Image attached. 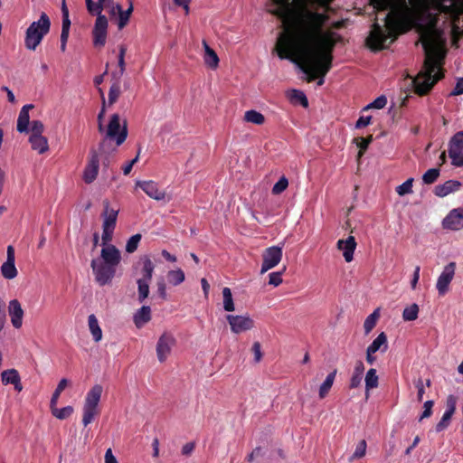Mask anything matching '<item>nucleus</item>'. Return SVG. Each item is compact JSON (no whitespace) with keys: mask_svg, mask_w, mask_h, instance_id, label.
<instances>
[{"mask_svg":"<svg viewBox=\"0 0 463 463\" xmlns=\"http://www.w3.org/2000/svg\"><path fill=\"white\" fill-rule=\"evenodd\" d=\"M414 3V28L422 33L425 51L424 71L411 81L414 92L420 96L428 94L434 84L444 77L441 64L445 57L439 42L444 31L438 27L439 14L450 20L463 14V0H412Z\"/></svg>","mask_w":463,"mask_h":463,"instance_id":"obj_1","label":"nucleus"},{"mask_svg":"<svg viewBox=\"0 0 463 463\" xmlns=\"http://www.w3.org/2000/svg\"><path fill=\"white\" fill-rule=\"evenodd\" d=\"M327 19L326 14L310 9L293 12V16L284 19L287 24L275 50L333 64L336 33L323 31Z\"/></svg>","mask_w":463,"mask_h":463,"instance_id":"obj_2","label":"nucleus"},{"mask_svg":"<svg viewBox=\"0 0 463 463\" xmlns=\"http://www.w3.org/2000/svg\"><path fill=\"white\" fill-rule=\"evenodd\" d=\"M376 12L388 11L384 27L376 21L366 39L368 47L374 52L387 48L400 34L414 28V3L412 0H371Z\"/></svg>","mask_w":463,"mask_h":463,"instance_id":"obj_3","label":"nucleus"},{"mask_svg":"<svg viewBox=\"0 0 463 463\" xmlns=\"http://www.w3.org/2000/svg\"><path fill=\"white\" fill-rule=\"evenodd\" d=\"M277 53L281 60H289L291 62L297 64L307 75V82L317 80L318 86H322L324 84L325 77L333 66L331 63L327 64V62L298 56L292 52H287V50H278Z\"/></svg>","mask_w":463,"mask_h":463,"instance_id":"obj_4","label":"nucleus"},{"mask_svg":"<svg viewBox=\"0 0 463 463\" xmlns=\"http://www.w3.org/2000/svg\"><path fill=\"white\" fill-rule=\"evenodd\" d=\"M101 134L103 135L100 140L101 148L111 144V141H115L116 146H121L128 134L127 120L124 119L121 124L120 116L118 113L112 114L108 125L105 126V131Z\"/></svg>","mask_w":463,"mask_h":463,"instance_id":"obj_5","label":"nucleus"},{"mask_svg":"<svg viewBox=\"0 0 463 463\" xmlns=\"http://www.w3.org/2000/svg\"><path fill=\"white\" fill-rule=\"evenodd\" d=\"M51 27V22L48 15L43 13L40 19L33 22L26 30L24 44L29 50L34 51L41 43L44 35H46Z\"/></svg>","mask_w":463,"mask_h":463,"instance_id":"obj_6","label":"nucleus"},{"mask_svg":"<svg viewBox=\"0 0 463 463\" xmlns=\"http://www.w3.org/2000/svg\"><path fill=\"white\" fill-rule=\"evenodd\" d=\"M103 387L100 384H95L87 392L82 408V424L87 427L94 418L99 414V403L100 402Z\"/></svg>","mask_w":463,"mask_h":463,"instance_id":"obj_7","label":"nucleus"},{"mask_svg":"<svg viewBox=\"0 0 463 463\" xmlns=\"http://www.w3.org/2000/svg\"><path fill=\"white\" fill-rule=\"evenodd\" d=\"M276 7L269 10V13L280 19H286L293 16V12L297 10L309 9L307 7L308 0H271Z\"/></svg>","mask_w":463,"mask_h":463,"instance_id":"obj_8","label":"nucleus"},{"mask_svg":"<svg viewBox=\"0 0 463 463\" xmlns=\"http://www.w3.org/2000/svg\"><path fill=\"white\" fill-rule=\"evenodd\" d=\"M90 266L99 286H105L111 282L116 273V267L104 263L100 260H92Z\"/></svg>","mask_w":463,"mask_h":463,"instance_id":"obj_9","label":"nucleus"},{"mask_svg":"<svg viewBox=\"0 0 463 463\" xmlns=\"http://www.w3.org/2000/svg\"><path fill=\"white\" fill-rule=\"evenodd\" d=\"M282 254V247L271 246L267 248L262 253L260 273L264 274L268 270L276 267L280 262Z\"/></svg>","mask_w":463,"mask_h":463,"instance_id":"obj_10","label":"nucleus"},{"mask_svg":"<svg viewBox=\"0 0 463 463\" xmlns=\"http://www.w3.org/2000/svg\"><path fill=\"white\" fill-rule=\"evenodd\" d=\"M99 171V155L96 152V148H91L88 156V162L85 165V168L83 170L82 174V179L83 181L90 184H92Z\"/></svg>","mask_w":463,"mask_h":463,"instance_id":"obj_11","label":"nucleus"},{"mask_svg":"<svg viewBox=\"0 0 463 463\" xmlns=\"http://www.w3.org/2000/svg\"><path fill=\"white\" fill-rule=\"evenodd\" d=\"M226 319L234 334L249 331L255 326V322L250 316L227 315Z\"/></svg>","mask_w":463,"mask_h":463,"instance_id":"obj_12","label":"nucleus"},{"mask_svg":"<svg viewBox=\"0 0 463 463\" xmlns=\"http://www.w3.org/2000/svg\"><path fill=\"white\" fill-rule=\"evenodd\" d=\"M456 271V262L451 261L448 263L438 278L436 288L439 296H444L449 288V284L451 283Z\"/></svg>","mask_w":463,"mask_h":463,"instance_id":"obj_13","label":"nucleus"},{"mask_svg":"<svg viewBox=\"0 0 463 463\" xmlns=\"http://www.w3.org/2000/svg\"><path fill=\"white\" fill-rule=\"evenodd\" d=\"M109 22L105 15L96 18L92 30L93 44L96 47H103L106 43Z\"/></svg>","mask_w":463,"mask_h":463,"instance_id":"obj_14","label":"nucleus"},{"mask_svg":"<svg viewBox=\"0 0 463 463\" xmlns=\"http://www.w3.org/2000/svg\"><path fill=\"white\" fill-rule=\"evenodd\" d=\"M175 345V338L169 333H164L156 344V355L160 363L166 360L171 353L172 347Z\"/></svg>","mask_w":463,"mask_h":463,"instance_id":"obj_15","label":"nucleus"},{"mask_svg":"<svg viewBox=\"0 0 463 463\" xmlns=\"http://www.w3.org/2000/svg\"><path fill=\"white\" fill-rule=\"evenodd\" d=\"M444 229L459 231L463 228V208L451 210L442 221Z\"/></svg>","mask_w":463,"mask_h":463,"instance_id":"obj_16","label":"nucleus"},{"mask_svg":"<svg viewBox=\"0 0 463 463\" xmlns=\"http://www.w3.org/2000/svg\"><path fill=\"white\" fill-rule=\"evenodd\" d=\"M136 186L141 188L147 196L154 200L163 201L165 199V192L164 190H160L157 183L155 181H137Z\"/></svg>","mask_w":463,"mask_h":463,"instance_id":"obj_17","label":"nucleus"},{"mask_svg":"<svg viewBox=\"0 0 463 463\" xmlns=\"http://www.w3.org/2000/svg\"><path fill=\"white\" fill-rule=\"evenodd\" d=\"M14 261V249L13 246L9 245L6 250V260L1 267V273L5 279H13L17 276Z\"/></svg>","mask_w":463,"mask_h":463,"instance_id":"obj_18","label":"nucleus"},{"mask_svg":"<svg viewBox=\"0 0 463 463\" xmlns=\"http://www.w3.org/2000/svg\"><path fill=\"white\" fill-rule=\"evenodd\" d=\"M8 313L13 326L14 328H20L23 325L24 310L17 299H13L9 302Z\"/></svg>","mask_w":463,"mask_h":463,"instance_id":"obj_19","label":"nucleus"},{"mask_svg":"<svg viewBox=\"0 0 463 463\" xmlns=\"http://www.w3.org/2000/svg\"><path fill=\"white\" fill-rule=\"evenodd\" d=\"M102 262L117 268L119 264L121 256L119 250L114 245H108L101 250Z\"/></svg>","mask_w":463,"mask_h":463,"instance_id":"obj_20","label":"nucleus"},{"mask_svg":"<svg viewBox=\"0 0 463 463\" xmlns=\"http://www.w3.org/2000/svg\"><path fill=\"white\" fill-rule=\"evenodd\" d=\"M337 248L343 250V256L346 262H350L354 259V252L356 248V241L354 236H349L346 240H339Z\"/></svg>","mask_w":463,"mask_h":463,"instance_id":"obj_21","label":"nucleus"},{"mask_svg":"<svg viewBox=\"0 0 463 463\" xmlns=\"http://www.w3.org/2000/svg\"><path fill=\"white\" fill-rule=\"evenodd\" d=\"M462 184L457 180H448L444 184H438L434 188V194L438 197H445L460 189Z\"/></svg>","mask_w":463,"mask_h":463,"instance_id":"obj_22","label":"nucleus"},{"mask_svg":"<svg viewBox=\"0 0 463 463\" xmlns=\"http://www.w3.org/2000/svg\"><path fill=\"white\" fill-rule=\"evenodd\" d=\"M118 146H113L111 144L109 146H105L101 148V142H99L98 148H96V152L99 155V163L101 162L103 170L108 169L111 163V157L117 151Z\"/></svg>","mask_w":463,"mask_h":463,"instance_id":"obj_23","label":"nucleus"},{"mask_svg":"<svg viewBox=\"0 0 463 463\" xmlns=\"http://www.w3.org/2000/svg\"><path fill=\"white\" fill-rule=\"evenodd\" d=\"M33 109V104L24 105L20 112L17 118V131L20 133H27L29 131L30 116L29 111Z\"/></svg>","mask_w":463,"mask_h":463,"instance_id":"obj_24","label":"nucleus"},{"mask_svg":"<svg viewBox=\"0 0 463 463\" xmlns=\"http://www.w3.org/2000/svg\"><path fill=\"white\" fill-rule=\"evenodd\" d=\"M104 211L102 213L103 216V224L102 228H110L115 229L118 210L109 208V202L108 200L103 202Z\"/></svg>","mask_w":463,"mask_h":463,"instance_id":"obj_25","label":"nucleus"},{"mask_svg":"<svg viewBox=\"0 0 463 463\" xmlns=\"http://www.w3.org/2000/svg\"><path fill=\"white\" fill-rule=\"evenodd\" d=\"M29 142L33 150L43 154L49 150L48 139L43 136L30 135Z\"/></svg>","mask_w":463,"mask_h":463,"instance_id":"obj_26","label":"nucleus"},{"mask_svg":"<svg viewBox=\"0 0 463 463\" xmlns=\"http://www.w3.org/2000/svg\"><path fill=\"white\" fill-rule=\"evenodd\" d=\"M134 323L137 328H141L145 324L151 320V308L148 306H143L134 315Z\"/></svg>","mask_w":463,"mask_h":463,"instance_id":"obj_27","label":"nucleus"},{"mask_svg":"<svg viewBox=\"0 0 463 463\" xmlns=\"http://www.w3.org/2000/svg\"><path fill=\"white\" fill-rule=\"evenodd\" d=\"M204 49L203 60L205 64L211 69H216L219 64V57L217 53L208 45L206 41H203Z\"/></svg>","mask_w":463,"mask_h":463,"instance_id":"obj_28","label":"nucleus"},{"mask_svg":"<svg viewBox=\"0 0 463 463\" xmlns=\"http://www.w3.org/2000/svg\"><path fill=\"white\" fill-rule=\"evenodd\" d=\"M364 371V365L362 361H357L354 366V370L353 373V375L350 379V385L349 387L351 389L357 388L362 382L363 374Z\"/></svg>","mask_w":463,"mask_h":463,"instance_id":"obj_29","label":"nucleus"},{"mask_svg":"<svg viewBox=\"0 0 463 463\" xmlns=\"http://www.w3.org/2000/svg\"><path fill=\"white\" fill-rule=\"evenodd\" d=\"M89 329L95 342H99L102 338V330L99 325L95 315L91 314L88 317Z\"/></svg>","mask_w":463,"mask_h":463,"instance_id":"obj_30","label":"nucleus"},{"mask_svg":"<svg viewBox=\"0 0 463 463\" xmlns=\"http://www.w3.org/2000/svg\"><path fill=\"white\" fill-rule=\"evenodd\" d=\"M117 12L118 14V27L119 30L123 29L128 23L130 15L133 12V5L130 3L127 10H123L119 4H117Z\"/></svg>","mask_w":463,"mask_h":463,"instance_id":"obj_31","label":"nucleus"},{"mask_svg":"<svg viewBox=\"0 0 463 463\" xmlns=\"http://www.w3.org/2000/svg\"><path fill=\"white\" fill-rule=\"evenodd\" d=\"M288 98L289 101L294 105H301L304 108H307L308 100L305 93L298 90H291L288 92Z\"/></svg>","mask_w":463,"mask_h":463,"instance_id":"obj_32","label":"nucleus"},{"mask_svg":"<svg viewBox=\"0 0 463 463\" xmlns=\"http://www.w3.org/2000/svg\"><path fill=\"white\" fill-rule=\"evenodd\" d=\"M336 375V370H334L331 372L326 378V380L322 383V384L319 387L318 395L320 399H324L328 394L329 391L331 390L333 383L335 382Z\"/></svg>","mask_w":463,"mask_h":463,"instance_id":"obj_33","label":"nucleus"},{"mask_svg":"<svg viewBox=\"0 0 463 463\" xmlns=\"http://www.w3.org/2000/svg\"><path fill=\"white\" fill-rule=\"evenodd\" d=\"M367 348L370 349L371 351H373L374 353H376L379 350H381L382 352H385L388 348L387 336L385 333H380Z\"/></svg>","mask_w":463,"mask_h":463,"instance_id":"obj_34","label":"nucleus"},{"mask_svg":"<svg viewBox=\"0 0 463 463\" xmlns=\"http://www.w3.org/2000/svg\"><path fill=\"white\" fill-rule=\"evenodd\" d=\"M459 21L460 17L454 18V20H451L450 26H451V39L454 45L458 43L459 39L463 36V29L459 26Z\"/></svg>","mask_w":463,"mask_h":463,"instance_id":"obj_35","label":"nucleus"},{"mask_svg":"<svg viewBox=\"0 0 463 463\" xmlns=\"http://www.w3.org/2000/svg\"><path fill=\"white\" fill-rule=\"evenodd\" d=\"M143 268H142V275L143 277L140 279H145L146 281H150L153 276L155 266L152 260L147 257L143 258Z\"/></svg>","mask_w":463,"mask_h":463,"instance_id":"obj_36","label":"nucleus"},{"mask_svg":"<svg viewBox=\"0 0 463 463\" xmlns=\"http://www.w3.org/2000/svg\"><path fill=\"white\" fill-rule=\"evenodd\" d=\"M244 120L255 125H262L265 122V117L260 112L250 109L245 112Z\"/></svg>","mask_w":463,"mask_h":463,"instance_id":"obj_37","label":"nucleus"},{"mask_svg":"<svg viewBox=\"0 0 463 463\" xmlns=\"http://www.w3.org/2000/svg\"><path fill=\"white\" fill-rule=\"evenodd\" d=\"M50 408H51L52 415L59 420H65V419L69 418L74 411L73 407L70 406V405L63 407L61 409H58L56 407V405L55 406L50 405Z\"/></svg>","mask_w":463,"mask_h":463,"instance_id":"obj_38","label":"nucleus"},{"mask_svg":"<svg viewBox=\"0 0 463 463\" xmlns=\"http://www.w3.org/2000/svg\"><path fill=\"white\" fill-rule=\"evenodd\" d=\"M168 282L174 286H178L185 279L184 272L181 269L170 270L167 273Z\"/></svg>","mask_w":463,"mask_h":463,"instance_id":"obj_39","label":"nucleus"},{"mask_svg":"<svg viewBox=\"0 0 463 463\" xmlns=\"http://www.w3.org/2000/svg\"><path fill=\"white\" fill-rule=\"evenodd\" d=\"M20 378L19 373L15 369L5 370L1 373V380L3 384H13L16 380Z\"/></svg>","mask_w":463,"mask_h":463,"instance_id":"obj_40","label":"nucleus"},{"mask_svg":"<svg viewBox=\"0 0 463 463\" xmlns=\"http://www.w3.org/2000/svg\"><path fill=\"white\" fill-rule=\"evenodd\" d=\"M223 308L227 312L234 311L235 306L232 298V291L229 288H222Z\"/></svg>","mask_w":463,"mask_h":463,"instance_id":"obj_41","label":"nucleus"},{"mask_svg":"<svg viewBox=\"0 0 463 463\" xmlns=\"http://www.w3.org/2000/svg\"><path fill=\"white\" fill-rule=\"evenodd\" d=\"M418 314L419 306L414 303L404 308L402 318L404 321H414L418 318Z\"/></svg>","mask_w":463,"mask_h":463,"instance_id":"obj_42","label":"nucleus"},{"mask_svg":"<svg viewBox=\"0 0 463 463\" xmlns=\"http://www.w3.org/2000/svg\"><path fill=\"white\" fill-rule=\"evenodd\" d=\"M378 386V376L376 374V370L371 368L368 370L365 375V388L366 391L376 388Z\"/></svg>","mask_w":463,"mask_h":463,"instance_id":"obj_43","label":"nucleus"},{"mask_svg":"<svg viewBox=\"0 0 463 463\" xmlns=\"http://www.w3.org/2000/svg\"><path fill=\"white\" fill-rule=\"evenodd\" d=\"M379 318L378 309L374 310L371 315H369L364 323V328L365 335H368L375 326L377 320Z\"/></svg>","mask_w":463,"mask_h":463,"instance_id":"obj_44","label":"nucleus"},{"mask_svg":"<svg viewBox=\"0 0 463 463\" xmlns=\"http://www.w3.org/2000/svg\"><path fill=\"white\" fill-rule=\"evenodd\" d=\"M121 90H120V84L118 80L114 81L109 90L108 99L109 104L112 105L114 104L118 97L120 96Z\"/></svg>","mask_w":463,"mask_h":463,"instance_id":"obj_45","label":"nucleus"},{"mask_svg":"<svg viewBox=\"0 0 463 463\" xmlns=\"http://www.w3.org/2000/svg\"><path fill=\"white\" fill-rule=\"evenodd\" d=\"M138 301L143 302L149 294V281L137 279Z\"/></svg>","mask_w":463,"mask_h":463,"instance_id":"obj_46","label":"nucleus"},{"mask_svg":"<svg viewBox=\"0 0 463 463\" xmlns=\"http://www.w3.org/2000/svg\"><path fill=\"white\" fill-rule=\"evenodd\" d=\"M463 151V131L457 132L449 141V148Z\"/></svg>","mask_w":463,"mask_h":463,"instance_id":"obj_47","label":"nucleus"},{"mask_svg":"<svg viewBox=\"0 0 463 463\" xmlns=\"http://www.w3.org/2000/svg\"><path fill=\"white\" fill-rule=\"evenodd\" d=\"M67 385H68V380L65 378L61 379L59 382L55 391L52 393L50 405H52V406L57 405L59 397H60L61 393L62 392V391L67 387Z\"/></svg>","mask_w":463,"mask_h":463,"instance_id":"obj_48","label":"nucleus"},{"mask_svg":"<svg viewBox=\"0 0 463 463\" xmlns=\"http://www.w3.org/2000/svg\"><path fill=\"white\" fill-rule=\"evenodd\" d=\"M354 142L359 147L358 157H361L368 148L369 145L373 142V136L370 135L366 137L355 138Z\"/></svg>","mask_w":463,"mask_h":463,"instance_id":"obj_49","label":"nucleus"},{"mask_svg":"<svg viewBox=\"0 0 463 463\" xmlns=\"http://www.w3.org/2000/svg\"><path fill=\"white\" fill-rule=\"evenodd\" d=\"M439 174V168H430L422 175V181L426 184H431L437 181Z\"/></svg>","mask_w":463,"mask_h":463,"instance_id":"obj_50","label":"nucleus"},{"mask_svg":"<svg viewBox=\"0 0 463 463\" xmlns=\"http://www.w3.org/2000/svg\"><path fill=\"white\" fill-rule=\"evenodd\" d=\"M366 448H367V443H366L365 439H362L356 445L355 450L353 453V455L351 456L349 460L353 461L354 459L361 458L364 457V455L366 453Z\"/></svg>","mask_w":463,"mask_h":463,"instance_id":"obj_51","label":"nucleus"},{"mask_svg":"<svg viewBox=\"0 0 463 463\" xmlns=\"http://www.w3.org/2000/svg\"><path fill=\"white\" fill-rule=\"evenodd\" d=\"M141 241V235L140 234H135L131 236L126 244V251L128 253H133L137 250L138 244Z\"/></svg>","mask_w":463,"mask_h":463,"instance_id":"obj_52","label":"nucleus"},{"mask_svg":"<svg viewBox=\"0 0 463 463\" xmlns=\"http://www.w3.org/2000/svg\"><path fill=\"white\" fill-rule=\"evenodd\" d=\"M452 416H453V414H450L449 412H444L440 420L437 423V425L435 427V430L437 432H441L444 430H446L449 427V425L450 424Z\"/></svg>","mask_w":463,"mask_h":463,"instance_id":"obj_53","label":"nucleus"},{"mask_svg":"<svg viewBox=\"0 0 463 463\" xmlns=\"http://www.w3.org/2000/svg\"><path fill=\"white\" fill-rule=\"evenodd\" d=\"M449 156L451 158V164L454 166L460 167L463 165V151L449 149Z\"/></svg>","mask_w":463,"mask_h":463,"instance_id":"obj_54","label":"nucleus"},{"mask_svg":"<svg viewBox=\"0 0 463 463\" xmlns=\"http://www.w3.org/2000/svg\"><path fill=\"white\" fill-rule=\"evenodd\" d=\"M288 186V180L282 176L279 178V180L273 185L272 187V194L275 195L280 194L282 192H284Z\"/></svg>","mask_w":463,"mask_h":463,"instance_id":"obj_55","label":"nucleus"},{"mask_svg":"<svg viewBox=\"0 0 463 463\" xmlns=\"http://www.w3.org/2000/svg\"><path fill=\"white\" fill-rule=\"evenodd\" d=\"M127 52V48L125 45L119 46V53L118 57V65L119 68V76H122L126 70V63H125V54Z\"/></svg>","mask_w":463,"mask_h":463,"instance_id":"obj_56","label":"nucleus"},{"mask_svg":"<svg viewBox=\"0 0 463 463\" xmlns=\"http://www.w3.org/2000/svg\"><path fill=\"white\" fill-rule=\"evenodd\" d=\"M412 178H409L401 185L396 188V192L399 195H404L412 192Z\"/></svg>","mask_w":463,"mask_h":463,"instance_id":"obj_57","label":"nucleus"},{"mask_svg":"<svg viewBox=\"0 0 463 463\" xmlns=\"http://www.w3.org/2000/svg\"><path fill=\"white\" fill-rule=\"evenodd\" d=\"M386 104H387L386 97L384 95H381L378 98H376L373 102L368 104L364 108V109H381L384 108L386 106Z\"/></svg>","mask_w":463,"mask_h":463,"instance_id":"obj_58","label":"nucleus"},{"mask_svg":"<svg viewBox=\"0 0 463 463\" xmlns=\"http://www.w3.org/2000/svg\"><path fill=\"white\" fill-rule=\"evenodd\" d=\"M31 135L43 136L44 126L40 120H33L31 122Z\"/></svg>","mask_w":463,"mask_h":463,"instance_id":"obj_59","label":"nucleus"},{"mask_svg":"<svg viewBox=\"0 0 463 463\" xmlns=\"http://www.w3.org/2000/svg\"><path fill=\"white\" fill-rule=\"evenodd\" d=\"M457 406V398L454 395H449L446 401V411L445 412H449L450 414H454L456 411Z\"/></svg>","mask_w":463,"mask_h":463,"instance_id":"obj_60","label":"nucleus"},{"mask_svg":"<svg viewBox=\"0 0 463 463\" xmlns=\"http://www.w3.org/2000/svg\"><path fill=\"white\" fill-rule=\"evenodd\" d=\"M103 9H104L103 6L100 5V3L99 1L97 3H93L90 6H87L88 12L91 15H97V17L99 15H103L102 14Z\"/></svg>","mask_w":463,"mask_h":463,"instance_id":"obj_61","label":"nucleus"},{"mask_svg":"<svg viewBox=\"0 0 463 463\" xmlns=\"http://www.w3.org/2000/svg\"><path fill=\"white\" fill-rule=\"evenodd\" d=\"M433 404H434L433 401H426L424 402V405H423L424 411L420 417V420H422L423 419H426V418H429L431 416Z\"/></svg>","mask_w":463,"mask_h":463,"instance_id":"obj_62","label":"nucleus"},{"mask_svg":"<svg viewBox=\"0 0 463 463\" xmlns=\"http://www.w3.org/2000/svg\"><path fill=\"white\" fill-rule=\"evenodd\" d=\"M282 272H271L269 275V284L275 287L279 286L282 283Z\"/></svg>","mask_w":463,"mask_h":463,"instance_id":"obj_63","label":"nucleus"},{"mask_svg":"<svg viewBox=\"0 0 463 463\" xmlns=\"http://www.w3.org/2000/svg\"><path fill=\"white\" fill-rule=\"evenodd\" d=\"M251 351L254 354V360L259 363L262 358L261 345L259 342H254L251 347Z\"/></svg>","mask_w":463,"mask_h":463,"instance_id":"obj_64","label":"nucleus"}]
</instances>
